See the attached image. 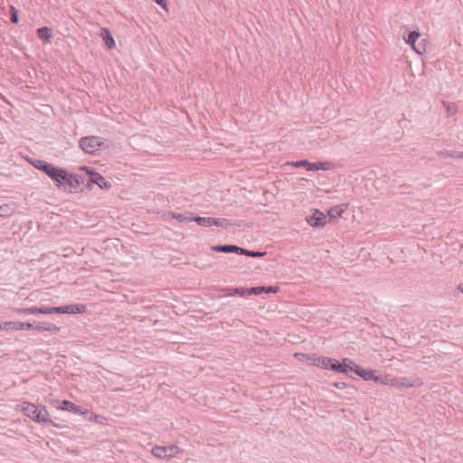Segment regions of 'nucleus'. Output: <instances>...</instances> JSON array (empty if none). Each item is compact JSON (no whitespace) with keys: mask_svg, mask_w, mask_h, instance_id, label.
I'll list each match as a JSON object with an SVG mask.
<instances>
[{"mask_svg":"<svg viewBox=\"0 0 463 463\" xmlns=\"http://www.w3.org/2000/svg\"><path fill=\"white\" fill-rule=\"evenodd\" d=\"M446 110L449 116H453L457 112V106L455 103H450L446 106Z\"/></svg>","mask_w":463,"mask_h":463,"instance_id":"f704fd0d","label":"nucleus"},{"mask_svg":"<svg viewBox=\"0 0 463 463\" xmlns=\"http://www.w3.org/2000/svg\"><path fill=\"white\" fill-rule=\"evenodd\" d=\"M12 213V209L8 204L0 205V216H9Z\"/></svg>","mask_w":463,"mask_h":463,"instance_id":"2f4dec72","label":"nucleus"},{"mask_svg":"<svg viewBox=\"0 0 463 463\" xmlns=\"http://www.w3.org/2000/svg\"><path fill=\"white\" fill-rule=\"evenodd\" d=\"M156 5L167 11V0H153Z\"/></svg>","mask_w":463,"mask_h":463,"instance_id":"e433bc0d","label":"nucleus"},{"mask_svg":"<svg viewBox=\"0 0 463 463\" xmlns=\"http://www.w3.org/2000/svg\"><path fill=\"white\" fill-rule=\"evenodd\" d=\"M352 369L351 372L354 373L357 376L361 377L364 381H373L376 383V382L380 381L379 376L377 374L378 371L373 369H365L358 364H356L354 361H349Z\"/></svg>","mask_w":463,"mask_h":463,"instance_id":"0eeeda50","label":"nucleus"},{"mask_svg":"<svg viewBox=\"0 0 463 463\" xmlns=\"http://www.w3.org/2000/svg\"><path fill=\"white\" fill-rule=\"evenodd\" d=\"M315 163H316V166H317L315 171H318V170L326 171V170L331 169V166H332V164L327 161H324V162L319 161V162H315Z\"/></svg>","mask_w":463,"mask_h":463,"instance_id":"7c9ffc66","label":"nucleus"},{"mask_svg":"<svg viewBox=\"0 0 463 463\" xmlns=\"http://www.w3.org/2000/svg\"><path fill=\"white\" fill-rule=\"evenodd\" d=\"M168 215H171L173 219L177 220L180 222H189L193 221V213H177L174 212H169Z\"/></svg>","mask_w":463,"mask_h":463,"instance_id":"4be33fe9","label":"nucleus"},{"mask_svg":"<svg viewBox=\"0 0 463 463\" xmlns=\"http://www.w3.org/2000/svg\"><path fill=\"white\" fill-rule=\"evenodd\" d=\"M218 292H220L218 295L219 298L232 297L236 295L244 297L243 288H222L218 289Z\"/></svg>","mask_w":463,"mask_h":463,"instance_id":"a211bd4d","label":"nucleus"},{"mask_svg":"<svg viewBox=\"0 0 463 463\" xmlns=\"http://www.w3.org/2000/svg\"><path fill=\"white\" fill-rule=\"evenodd\" d=\"M333 386L337 389H350V390L356 391V389L353 385L347 384L344 382H335L333 383Z\"/></svg>","mask_w":463,"mask_h":463,"instance_id":"473e14b6","label":"nucleus"},{"mask_svg":"<svg viewBox=\"0 0 463 463\" xmlns=\"http://www.w3.org/2000/svg\"><path fill=\"white\" fill-rule=\"evenodd\" d=\"M213 226L227 228L228 226H240V224L232 222V220L226 219V218H214L213 217Z\"/></svg>","mask_w":463,"mask_h":463,"instance_id":"b1692460","label":"nucleus"},{"mask_svg":"<svg viewBox=\"0 0 463 463\" xmlns=\"http://www.w3.org/2000/svg\"><path fill=\"white\" fill-rule=\"evenodd\" d=\"M65 170H66L65 168H61V167L54 165L52 164L51 168L45 175L47 176H49L55 183V185L57 186V184L59 183H61V178L63 173L65 172Z\"/></svg>","mask_w":463,"mask_h":463,"instance_id":"dca6fc26","label":"nucleus"},{"mask_svg":"<svg viewBox=\"0 0 463 463\" xmlns=\"http://www.w3.org/2000/svg\"><path fill=\"white\" fill-rule=\"evenodd\" d=\"M343 207H345V205H336L328 210L326 216L329 218V222L336 220L342 215L345 211Z\"/></svg>","mask_w":463,"mask_h":463,"instance_id":"412c9836","label":"nucleus"},{"mask_svg":"<svg viewBox=\"0 0 463 463\" xmlns=\"http://www.w3.org/2000/svg\"><path fill=\"white\" fill-rule=\"evenodd\" d=\"M264 293L269 294V293H277L279 290V288L277 286H264Z\"/></svg>","mask_w":463,"mask_h":463,"instance_id":"c9c22d12","label":"nucleus"},{"mask_svg":"<svg viewBox=\"0 0 463 463\" xmlns=\"http://www.w3.org/2000/svg\"><path fill=\"white\" fill-rule=\"evenodd\" d=\"M31 164L33 165L34 168L43 172L44 174H46L49 171V169L51 168V166L52 165L51 163H48V162H46L44 160H41V159H34V160L31 161Z\"/></svg>","mask_w":463,"mask_h":463,"instance_id":"5701e85b","label":"nucleus"},{"mask_svg":"<svg viewBox=\"0 0 463 463\" xmlns=\"http://www.w3.org/2000/svg\"><path fill=\"white\" fill-rule=\"evenodd\" d=\"M59 408L62 411H67L70 412H73L75 414L83 415L84 418L89 420H92L93 419L96 420L98 418V415L88 411L87 409H83L81 406H79L68 400H63L61 402V405Z\"/></svg>","mask_w":463,"mask_h":463,"instance_id":"423d86ee","label":"nucleus"},{"mask_svg":"<svg viewBox=\"0 0 463 463\" xmlns=\"http://www.w3.org/2000/svg\"><path fill=\"white\" fill-rule=\"evenodd\" d=\"M306 221L314 228H321L326 225L327 216L321 211L315 209L311 215L306 217Z\"/></svg>","mask_w":463,"mask_h":463,"instance_id":"9d476101","label":"nucleus"},{"mask_svg":"<svg viewBox=\"0 0 463 463\" xmlns=\"http://www.w3.org/2000/svg\"><path fill=\"white\" fill-rule=\"evenodd\" d=\"M100 37L104 41V43L109 50H112L116 47L115 40L109 29L102 27L100 30Z\"/></svg>","mask_w":463,"mask_h":463,"instance_id":"f3484780","label":"nucleus"},{"mask_svg":"<svg viewBox=\"0 0 463 463\" xmlns=\"http://www.w3.org/2000/svg\"><path fill=\"white\" fill-rule=\"evenodd\" d=\"M457 158L463 159V152H458Z\"/></svg>","mask_w":463,"mask_h":463,"instance_id":"4c0bfd02","label":"nucleus"},{"mask_svg":"<svg viewBox=\"0 0 463 463\" xmlns=\"http://www.w3.org/2000/svg\"><path fill=\"white\" fill-rule=\"evenodd\" d=\"M37 37L43 43H50L52 38V29L48 26H43L36 30Z\"/></svg>","mask_w":463,"mask_h":463,"instance_id":"6ab92c4d","label":"nucleus"},{"mask_svg":"<svg viewBox=\"0 0 463 463\" xmlns=\"http://www.w3.org/2000/svg\"><path fill=\"white\" fill-rule=\"evenodd\" d=\"M349 361H352V360L349 358H344L342 360V362H339L336 359L331 358V363L329 364L328 370H332L336 373L349 375V373L351 372V369H352V366H351Z\"/></svg>","mask_w":463,"mask_h":463,"instance_id":"9b49d317","label":"nucleus"},{"mask_svg":"<svg viewBox=\"0 0 463 463\" xmlns=\"http://www.w3.org/2000/svg\"><path fill=\"white\" fill-rule=\"evenodd\" d=\"M439 155L440 156H443V157H450V158H457V155H458V151H454V150H444V151H440L439 152Z\"/></svg>","mask_w":463,"mask_h":463,"instance_id":"72a5a7b5","label":"nucleus"},{"mask_svg":"<svg viewBox=\"0 0 463 463\" xmlns=\"http://www.w3.org/2000/svg\"><path fill=\"white\" fill-rule=\"evenodd\" d=\"M378 376H379L380 381L376 382V383L394 387L396 377H393L391 374H385V375L378 374Z\"/></svg>","mask_w":463,"mask_h":463,"instance_id":"bb28decb","label":"nucleus"},{"mask_svg":"<svg viewBox=\"0 0 463 463\" xmlns=\"http://www.w3.org/2000/svg\"><path fill=\"white\" fill-rule=\"evenodd\" d=\"M0 329L5 331H17V330H36L39 332H58L60 328L50 322H19V321H6L0 323Z\"/></svg>","mask_w":463,"mask_h":463,"instance_id":"f257e3e1","label":"nucleus"},{"mask_svg":"<svg viewBox=\"0 0 463 463\" xmlns=\"http://www.w3.org/2000/svg\"><path fill=\"white\" fill-rule=\"evenodd\" d=\"M79 146L85 153L90 155H95L99 150L109 147L106 140L96 136L81 137Z\"/></svg>","mask_w":463,"mask_h":463,"instance_id":"20e7f679","label":"nucleus"},{"mask_svg":"<svg viewBox=\"0 0 463 463\" xmlns=\"http://www.w3.org/2000/svg\"><path fill=\"white\" fill-rule=\"evenodd\" d=\"M81 171H84L88 177L87 186L90 187L91 184H97L100 189L108 190L111 187V184L106 180V178L98 173L94 168L87 165H83L80 167Z\"/></svg>","mask_w":463,"mask_h":463,"instance_id":"39448f33","label":"nucleus"},{"mask_svg":"<svg viewBox=\"0 0 463 463\" xmlns=\"http://www.w3.org/2000/svg\"><path fill=\"white\" fill-rule=\"evenodd\" d=\"M84 181V176L71 174L65 170L61 178V183L57 184V187L63 192L74 194L79 192L80 186Z\"/></svg>","mask_w":463,"mask_h":463,"instance_id":"7ed1b4c3","label":"nucleus"},{"mask_svg":"<svg viewBox=\"0 0 463 463\" xmlns=\"http://www.w3.org/2000/svg\"><path fill=\"white\" fill-rule=\"evenodd\" d=\"M420 33L418 31H410L406 36H404L405 42L411 45L413 49L418 52L421 53L422 52H425V47H420V45L416 46V42L420 38Z\"/></svg>","mask_w":463,"mask_h":463,"instance_id":"4468645a","label":"nucleus"},{"mask_svg":"<svg viewBox=\"0 0 463 463\" xmlns=\"http://www.w3.org/2000/svg\"><path fill=\"white\" fill-rule=\"evenodd\" d=\"M307 359L311 361L312 364L327 370L331 363V357L317 355L315 354H308Z\"/></svg>","mask_w":463,"mask_h":463,"instance_id":"ddd939ff","label":"nucleus"},{"mask_svg":"<svg viewBox=\"0 0 463 463\" xmlns=\"http://www.w3.org/2000/svg\"><path fill=\"white\" fill-rule=\"evenodd\" d=\"M267 254V251L250 250L244 248L241 249V254L250 258H262Z\"/></svg>","mask_w":463,"mask_h":463,"instance_id":"a878e982","label":"nucleus"},{"mask_svg":"<svg viewBox=\"0 0 463 463\" xmlns=\"http://www.w3.org/2000/svg\"><path fill=\"white\" fill-rule=\"evenodd\" d=\"M289 165H293L294 167H304L307 171H315L317 168L315 162H309L307 159H301L298 161H293L291 163H288Z\"/></svg>","mask_w":463,"mask_h":463,"instance_id":"aec40b11","label":"nucleus"},{"mask_svg":"<svg viewBox=\"0 0 463 463\" xmlns=\"http://www.w3.org/2000/svg\"><path fill=\"white\" fill-rule=\"evenodd\" d=\"M264 291H265L264 286L252 287V288H243L244 297L251 296V295L258 296V295L264 293Z\"/></svg>","mask_w":463,"mask_h":463,"instance_id":"c85d7f7f","label":"nucleus"},{"mask_svg":"<svg viewBox=\"0 0 463 463\" xmlns=\"http://www.w3.org/2000/svg\"><path fill=\"white\" fill-rule=\"evenodd\" d=\"M192 222H195L198 225L203 227L213 226V217H201L193 215Z\"/></svg>","mask_w":463,"mask_h":463,"instance_id":"393cba45","label":"nucleus"},{"mask_svg":"<svg viewBox=\"0 0 463 463\" xmlns=\"http://www.w3.org/2000/svg\"><path fill=\"white\" fill-rule=\"evenodd\" d=\"M9 14L11 23L17 24L19 23L18 10L14 6L11 5Z\"/></svg>","mask_w":463,"mask_h":463,"instance_id":"c756f323","label":"nucleus"},{"mask_svg":"<svg viewBox=\"0 0 463 463\" xmlns=\"http://www.w3.org/2000/svg\"><path fill=\"white\" fill-rule=\"evenodd\" d=\"M241 247L233 244H219L211 247L213 251L241 254Z\"/></svg>","mask_w":463,"mask_h":463,"instance_id":"2eb2a0df","label":"nucleus"},{"mask_svg":"<svg viewBox=\"0 0 463 463\" xmlns=\"http://www.w3.org/2000/svg\"><path fill=\"white\" fill-rule=\"evenodd\" d=\"M13 312L14 314H17V315H21V314H26V315H28V314H32V315H36V314L50 315V307H44V306L31 307H24V308L16 307V308L13 309Z\"/></svg>","mask_w":463,"mask_h":463,"instance_id":"f8f14e48","label":"nucleus"},{"mask_svg":"<svg viewBox=\"0 0 463 463\" xmlns=\"http://www.w3.org/2000/svg\"><path fill=\"white\" fill-rule=\"evenodd\" d=\"M87 307L83 304H71L60 307H50V315L52 314H81L86 312Z\"/></svg>","mask_w":463,"mask_h":463,"instance_id":"6e6552de","label":"nucleus"},{"mask_svg":"<svg viewBox=\"0 0 463 463\" xmlns=\"http://www.w3.org/2000/svg\"><path fill=\"white\" fill-rule=\"evenodd\" d=\"M24 414L31 418L33 421L38 423H49L53 427L61 428V426L50 419V414L43 405H35L27 402L22 409Z\"/></svg>","mask_w":463,"mask_h":463,"instance_id":"f03ea898","label":"nucleus"},{"mask_svg":"<svg viewBox=\"0 0 463 463\" xmlns=\"http://www.w3.org/2000/svg\"><path fill=\"white\" fill-rule=\"evenodd\" d=\"M180 451L176 445L156 446L152 449V454L158 458H170L175 457Z\"/></svg>","mask_w":463,"mask_h":463,"instance_id":"1a4fd4ad","label":"nucleus"},{"mask_svg":"<svg viewBox=\"0 0 463 463\" xmlns=\"http://www.w3.org/2000/svg\"><path fill=\"white\" fill-rule=\"evenodd\" d=\"M458 290H459L460 292H462V293H463V284H462V283H461V284H459V285L458 286Z\"/></svg>","mask_w":463,"mask_h":463,"instance_id":"58836bf2","label":"nucleus"},{"mask_svg":"<svg viewBox=\"0 0 463 463\" xmlns=\"http://www.w3.org/2000/svg\"><path fill=\"white\" fill-rule=\"evenodd\" d=\"M415 384L410 381L409 378L402 377V378H397L395 379V384L394 387L397 388H410L413 387Z\"/></svg>","mask_w":463,"mask_h":463,"instance_id":"cd10ccee","label":"nucleus"}]
</instances>
